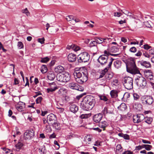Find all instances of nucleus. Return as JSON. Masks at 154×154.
Segmentation results:
<instances>
[{"label": "nucleus", "instance_id": "1", "mask_svg": "<svg viewBox=\"0 0 154 154\" xmlns=\"http://www.w3.org/2000/svg\"><path fill=\"white\" fill-rule=\"evenodd\" d=\"M96 103L94 97L91 95H87L85 97L80 104V107L84 110L88 111L91 109Z\"/></svg>", "mask_w": 154, "mask_h": 154}, {"label": "nucleus", "instance_id": "2", "mask_svg": "<svg viewBox=\"0 0 154 154\" xmlns=\"http://www.w3.org/2000/svg\"><path fill=\"white\" fill-rule=\"evenodd\" d=\"M74 75L76 81L80 84L86 82L88 79V73L87 70L83 71L75 70Z\"/></svg>", "mask_w": 154, "mask_h": 154}, {"label": "nucleus", "instance_id": "3", "mask_svg": "<svg viewBox=\"0 0 154 154\" xmlns=\"http://www.w3.org/2000/svg\"><path fill=\"white\" fill-rule=\"evenodd\" d=\"M127 70L131 73H138L140 71L137 69L135 62L133 60L129 61L128 65H127Z\"/></svg>", "mask_w": 154, "mask_h": 154}, {"label": "nucleus", "instance_id": "4", "mask_svg": "<svg viewBox=\"0 0 154 154\" xmlns=\"http://www.w3.org/2000/svg\"><path fill=\"white\" fill-rule=\"evenodd\" d=\"M56 78L58 81L62 82H66L70 80V75L67 72L63 73H58L57 75Z\"/></svg>", "mask_w": 154, "mask_h": 154}, {"label": "nucleus", "instance_id": "5", "mask_svg": "<svg viewBox=\"0 0 154 154\" xmlns=\"http://www.w3.org/2000/svg\"><path fill=\"white\" fill-rule=\"evenodd\" d=\"M133 79L129 76H126L124 78L123 83L125 88L128 90L132 89L133 88Z\"/></svg>", "mask_w": 154, "mask_h": 154}, {"label": "nucleus", "instance_id": "6", "mask_svg": "<svg viewBox=\"0 0 154 154\" xmlns=\"http://www.w3.org/2000/svg\"><path fill=\"white\" fill-rule=\"evenodd\" d=\"M142 103L143 104L146 105H152L154 102L153 97L150 95H145L141 98Z\"/></svg>", "mask_w": 154, "mask_h": 154}, {"label": "nucleus", "instance_id": "7", "mask_svg": "<svg viewBox=\"0 0 154 154\" xmlns=\"http://www.w3.org/2000/svg\"><path fill=\"white\" fill-rule=\"evenodd\" d=\"M79 62L80 63H85L88 62L90 59V55L86 52L81 53L78 56Z\"/></svg>", "mask_w": 154, "mask_h": 154}, {"label": "nucleus", "instance_id": "8", "mask_svg": "<svg viewBox=\"0 0 154 154\" xmlns=\"http://www.w3.org/2000/svg\"><path fill=\"white\" fill-rule=\"evenodd\" d=\"M140 76H138L135 79L136 83L138 86H145L146 84V82L145 78L142 76L141 74Z\"/></svg>", "mask_w": 154, "mask_h": 154}, {"label": "nucleus", "instance_id": "9", "mask_svg": "<svg viewBox=\"0 0 154 154\" xmlns=\"http://www.w3.org/2000/svg\"><path fill=\"white\" fill-rule=\"evenodd\" d=\"M114 60V59L111 58L109 60V62L107 67H106L103 70L100 72L99 78H102L104 75L106 74V73L107 72L109 69L111 68V65L112 64V62Z\"/></svg>", "mask_w": 154, "mask_h": 154}, {"label": "nucleus", "instance_id": "10", "mask_svg": "<svg viewBox=\"0 0 154 154\" xmlns=\"http://www.w3.org/2000/svg\"><path fill=\"white\" fill-rule=\"evenodd\" d=\"M145 119V117L143 114H138L133 116V121L134 123H139L141 122Z\"/></svg>", "mask_w": 154, "mask_h": 154}, {"label": "nucleus", "instance_id": "11", "mask_svg": "<svg viewBox=\"0 0 154 154\" xmlns=\"http://www.w3.org/2000/svg\"><path fill=\"white\" fill-rule=\"evenodd\" d=\"M108 58V57L105 56V55H102L99 57L97 61L102 66H103L107 63Z\"/></svg>", "mask_w": 154, "mask_h": 154}, {"label": "nucleus", "instance_id": "12", "mask_svg": "<svg viewBox=\"0 0 154 154\" xmlns=\"http://www.w3.org/2000/svg\"><path fill=\"white\" fill-rule=\"evenodd\" d=\"M34 136V131L33 130H27L24 134V136L26 139H31Z\"/></svg>", "mask_w": 154, "mask_h": 154}, {"label": "nucleus", "instance_id": "13", "mask_svg": "<svg viewBox=\"0 0 154 154\" xmlns=\"http://www.w3.org/2000/svg\"><path fill=\"white\" fill-rule=\"evenodd\" d=\"M47 121H48V123L51 124L54 123V122H57V118L53 114L51 113L47 116Z\"/></svg>", "mask_w": 154, "mask_h": 154}, {"label": "nucleus", "instance_id": "14", "mask_svg": "<svg viewBox=\"0 0 154 154\" xmlns=\"http://www.w3.org/2000/svg\"><path fill=\"white\" fill-rule=\"evenodd\" d=\"M144 73L145 77L148 80L150 81L153 80V73L151 70H147L145 71Z\"/></svg>", "mask_w": 154, "mask_h": 154}, {"label": "nucleus", "instance_id": "15", "mask_svg": "<svg viewBox=\"0 0 154 154\" xmlns=\"http://www.w3.org/2000/svg\"><path fill=\"white\" fill-rule=\"evenodd\" d=\"M66 49L69 50L72 49L76 51L80 50V48L74 44L70 43L66 47Z\"/></svg>", "mask_w": 154, "mask_h": 154}, {"label": "nucleus", "instance_id": "16", "mask_svg": "<svg viewBox=\"0 0 154 154\" xmlns=\"http://www.w3.org/2000/svg\"><path fill=\"white\" fill-rule=\"evenodd\" d=\"M103 118L101 113H98L94 115L93 117V120L96 123H99Z\"/></svg>", "mask_w": 154, "mask_h": 154}, {"label": "nucleus", "instance_id": "17", "mask_svg": "<svg viewBox=\"0 0 154 154\" xmlns=\"http://www.w3.org/2000/svg\"><path fill=\"white\" fill-rule=\"evenodd\" d=\"M68 59L69 61L70 62H74L76 59V55L73 54H69L68 56Z\"/></svg>", "mask_w": 154, "mask_h": 154}, {"label": "nucleus", "instance_id": "18", "mask_svg": "<svg viewBox=\"0 0 154 154\" xmlns=\"http://www.w3.org/2000/svg\"><path fill=\"white\" fill-rule=\"evenodd\" d=\"M51 87L47 89V91L48 93L52 92L55 91L57 88L56 85H55V83H53L50 84Z\"/></svg>", "mask_w": 154, "mask_h": 154}, {"label": "nucleus", "instance_id": "19", "mask_svg": "<svg viewBox=\"0 0 154 154\" xmlns=\"http://www.w3.org/2000/svg\"><path fill=\"white\" fill-rule=\"evenodd\" d=\"M69 109L71 112L75 113L78 111V107L75 104H72L71 105Z\"/></svg>", "mask_w": 154, "mask_h": 154}, {"label": "nucleus", "instance_id": "20", "mask_svg": "<svg viewBox=\"0 0 154 154\" xmlns=\"http://www.w3.org/2000/svg\"><path fill=\"white\" fill-rule=\"evenodd\" d=\"M108 125V123L106 121H103L101 122H99L98 125L99 127L103 128L104 131L105 130L106 128L107 127Z\"/></svg>", "mask_w": 154, "mask_h": 154}, {"label": "nucleus", "instance_id": "21", "mask_svg": "<svg viewBox=\"0 0 154 154\" xmlns=\"http://www.w3.org/2000/svg\"><path fill=\"white\" fill-rule=\"evenodd\" d=\"M69 87L70 88L76 90L79 89V85L78 84L74 82L70 83L69 84Z\"/></svg>", "mask_w": 154, "mask_h": 154}, {"label": "nucleus", "instance_id": "22", "mask_svg": "<svg viewBox=\"0 0 154 154\" xmlns=\"http://www.w3.org/2000/svg\"><path fill=\"white\" fill-rule=\"evenodd\" d=\"M92 138L90 135H87L85 136L84 139V141L86 143V146H88V144L91 143Z\"/></svg>", "mask_w": 154, "mask_h": 154}, {"label": "nucleus", "instance_id": "23", "mask_svg": "<svg viewBox=\"0 0 154 154\" xmlns=\"http://www.w3.org/2000/svg\"><path fill=\"white\" fill-rule=\"evenodd\" d=\"M48 79L52 81L54 80L55 77V75L52 72H49L47 75Z\"/></svg>", "mask_w": 154, "mask_h": 154}, {"label": "nucleus", "instance_id": "24", "mask_svg": "<svg viewBox=\"0 0 154 154\" xmlns=\"http://www.w3.org/2000/svg\"><path fill=\"white\" fill-rule=\"evenodd\" d=\"M97 43L96 40L92 41H91L89 44L90 47H95V51L97 52Z\"/></svg>", "mask_w": 154, "mask_h": 154}, {"label": "nucleus", "instance_id": "25", "mask_svg": "<svg viewBox=\"0 0 154 154\" xmlns=\"http://www.w3.org/2000/svg\"><path fill=\"white\" fill-rule=\"evenodd\" d=\"M64 70V68L61 66H58L55 68V71L56 72L61 73Z\"/></svg>", "mask_w": 154, "mask_h": 154}, {"label": "nucleus", "instance_id": "26", "mask_svg": "<svg viewBox=\"0 0 154 154\" xmlns=\"http://www.w3.org/2000/svg\"><path fill=\"white\" fill-rule=\"evenodd\" d=\"M140 64L145 67L148 68L151 67V65L149 62L146 61H142L140 62Z\"/></svg>", "mask_w": 154, "mask_h": 154}, {"label": "nucleus", "instance_id": "27", "mask_svg": "<svg viewBox=\"0 0 154 154\" xmlns=\"http://www.w3.org/2000/svg\"><path fill=\"white\" fill-rule=\"evenodd\" d=\"M117 108L121 111H124L127 108V106L125 104L122 103L117 107Z\"/></svg>", "mask_w": 154, "mask_h": 154}, {"label": "nucleus", "instance_id": "28", "mask_svg": "<svg viewBox=\"0 0 154 154\" xmlns=\"http://www.w3.org/2000/svg\"><path fill=\"white\" fill-rule=\"evenodd\" d=\"M66 20L68 21H71L70 23L73 24L75 23L74 21V17L72 15H69L66 17Z\"/></svg>", "mask_w": 154, "mask_h": 154}, {"label": "nucleus", "instance_id": "29", "mask_svg": "<svg viewBox=\"0 0 154 154\" xmlns=\"http://www.w3.org/2000/svg\"><path fill=\"white\" fill-rule=\"evenodd\" d=\"M122 62L120 60H116L114 62V65L115 67L119 69L120 68L121 66Z\"/></svg>", "mask_w": 154, "mask_h": 154}, {"label": "nucleus", "instance_id": "30", "mask_svg": "<svg viewBox=\"0 0 154 154\" xmlns=\"http://www.w3.org/2000/svg\"><path fill=\"white\" fill-rule=\"evenodd\" d=\"M119 136L123 137L125 139V140H129L130 137L127 134H124L122 133H119L118 134Z\"/></svg>", "mask_w": 154, "mask_h": 154}, {"label": "nucleus", "instance_id": "31", "mask_svg": "<svg viewBox=\"0 0 154 154\" xmlns=\"http://www.w3.org/2000/svg\"><path fill=\"white\" fill-rule=\"evenodd\" d=\"M117 91L116 90H112L110 94L112 98H116L117 96Z\"/></svg>", "mask_w": 154, "mask_h": 154}, {"label": "nucleus", "instance_id": "32", "mask_svg": "<svg viewBox=\"0 0 154 154\" xmlns=\"http://www.w3.org/2000/svg\"><path fill=\"white\" fill-rule=\"evenodd\" d=\"M134 108L137 111H141L142 109V106L141 104L137 103L134 106Z\"/></svg>", "mask_w": 154, "mask_h": 154}, {"label": "nucleus", "instance_id": "33", "mask_svg": "<svg viewBox=\"0 0 154 154\" xmlns=\"http://www.w3.org/2000/svg\"><path fill=\"white\" fill-rule=\"evenodd\" d=\"M133 96L134 100L137 101L140 100V96L137 93H133Z\"/></svg>", "mask_w": 154, "mask_h": 154}, {"label": "nucleus", "instance_id": "34", "mask_svg": "<svg viewBox=\"0 0 154 154\" xmlns=\"http://www.w3.org/2000/svg\"><path fill=\"white\" fill-rule=\"evenodd\" d=\"M23 144L20 142H18V143L15 145L17 150L19 151L23 146Z\"/></svg>", "mask_w": 154, "mask_h": 154}, {"label": "nucleus", "instance_id": "35", "mask_svg": "<svg viewBox=\"0 0 154 154\" xmlns=\"http://www.w3.org/2000/svg\"><path fill=\"white\" fill-rule=\"evenodd\" d=\"M48 71V69L46 65H42L41 68V71L42 73H45Z\"/></svg>", "mask_w": 154, "mask_h": 154}, {"label": "nucleus", "instance_id": "36", "mask_svg": "<svg viewBox=\"0 0 154 154\" xmlns=\"http://www.w3.org/2000/svg\"><path fill=\"white\" fill-rule=\"evenodd\" d=\"M130 96V94L128 92H126L124 94L122 99L124 101H126Z\"/></svg>", "mask_w": 154, "mask_h": 154}, {"label": "nucleus", "instance_id": "37", "mask_svg": "<svg viewBox=\"0 0 154 154\" xmlns=\"http://www.w3.org/2000/svg\"><path fill=\"white\" fill-rule=\"evenodd\" d=\"M66 93V90L64 88H61L60 89L58 92V93L60 96L63 95Z\"/></svg>", "mask_w": 154, "mask_h": 154}, {"label": "nucleus", "instance_id": "38", "mask_svg": "<svg viewBox=\"0 0 154 154\" xmlns=\"http://www.w3.org/2000/svg\"><path fill=\"white\" fill-rule=\"evenodd\" d=\"M121 11L123 13L127 15L128 16H129L131 18H135L132 15V13L128 11H125L126 13H125L124 11H123L122 10H121Z\"/></svg>", "mask_w": 154, "mask_h": 154}, {"label": "nucleus", "instance_id": "39", "mask_svg": "<svg viewBox=\"0 0 154 154\" xmlns=\"http://www.w3.org/2000/svg\"><path fill=\"white\" fill-rule=\"evenodd\" d=\"M113 76V74L112 73H107L105 75V79L107 80H110L112 77Z\"/></svg>", "mask_w": 154, "mask_h": 154}, {"label": "nucleus", "instance_id": "40", "mask_svg": "<svg viewBox=\"0 0 154 154\" xmlns=\"http://www.w3.org/2000/svg\"><path fill=\"white\" fill-rule=\"evenodd\" d=\"M94 39L96 41L97 44H100L102 43L103 38L100 37H96L94 38Z\"/></svg>", "mask_w": 154, "mask_h": 154}, {"label": "nucleus", "instance_id": "41", "mask_svg": "<svg viewBox=\"0 0 154 154\" xmlns=\"http://www.w3.org/2000/svg\"><path fill=\"white\" fill-rule=\"evenodd\" d=\"M145 122L148 123V124H150L151 123L152 121V119L151 117H149L148 118H145L144 119Z\"/></svg>", "mask_w": 154, "mask_h": 154}, {"label": "nucleus", "instance_id": "42", "mask_svg": "<svg viewBox=\"0 0 154 154\" xmlns=\"http://www.w3.org/2000/svg\"><path fill=\"white\" fill-rule=\"evenodd\" d=\"M50 58L48 57H46L44 58H41L40 62L41 63H46L48 62L50 60Z\"/></svg>", "mask_w": 154, "mask_h": 154}, {"label": "nucleus", "instance_id": "43", "mask_svg": "<svg viewBox=\"0 0 154 154\" xmlns=\"http://www.w3.org/2000/svg\"><path fill=\"white\" fill-rule=\"evenodd\" d=\"M119 49L116 46L112 47L110 49V52H116L119 51Z\"/></svg>", "mask_w": 154, "mask_h": 154}, {"label": "nucleus", "instance_id": "44", "mask_svg": "<svg viewBox=\"0 0 154 154\" xmlns=\"http://www.w3.org/2000/svg\"><path fill=\"white\" fill-rule=\"evenodd\" d=\"M21 12L25 14L27 16H30V12L29 11L27 8H26L22 10Z\"/></svg>", "mask_w": 154, "mask_h": 154}, {"label": "nucleus", "instance_id": "45", "mask_svg": "<svg viewBox=\"0 0 154 154\" xmlns=\"http://www.w3.org/2000/svg\"><path fill=\"white\" fill-rule=\"evenodd\" d=\"M16 109L20 112H22L23 111V109L25 107H24V106H20L19 105H17L16 106Z\"/></svg>", "mask_w": 154, "mask_h": 154}, {"label": "nucleus", "instance_id": "46", "mask_svg": "<svg viewBox=\"0 0 154 154\" xmlns=\"http://www.w3.org/2000/svg\"><path fill=\"white\" fill-rule=\"evenodd\" d=\"M102 112L104 115L107 114L108 113H111V111H108V109L107 107H106L104 108Z\"/></svg>", "mask_w": 154, "mask_h": 154}, {"label": "nucleus", "instance_id": "47", "mask_svg": "<svg viewBox=\"0 0 154 154\" xmlns=\"http://www.w3.org/2000/svg\"><path fill=\"white\" fill-rule=\"evenodd\" d=\"M51 125L57 129L59 128L60 124L57 122H54V123H52Z\"/></svg>", "mask_w": 154, "mask_h": 154}, {"label": "nucleus", "instance_id": "48", "mask_svg": "<svg viewBox=\"0 0 154 154\" xmlns=\"http://www.w3.org/2000/svg\"><path fill=\"white\" fill-rule=\"evenodd\" d=\"M42 97H38L36 100V104L40 103L42 100Z\"/></svg>", "mask_w": 154, "mask_h": 154}, {"label": "nucleus", "instance_id": "49", "mask_svg": "<svg viewBox=\"0 0 154 154\" xmlns=\"http://www.w3.org/2000/svg\"><path fill=\"white\" fill-rule=\"evenodd\" d=\"M137 49L134 47H131L129 49V51L132 53H135L137 51Z\"/></svg>", "mask_w": 154, "mask_h": 154}, {"label": "nucleus", "instance_id": "50", "mask_svg": "<svg viewBox=\"0 0 154 154\" xmlns=\"http://www.w3.org/2000/svg\"><path fill=\"white\" fill-rule=\"evenodd\" d=\"M119 81L117 79H116L113 80L112 82L113 85L116 86H117L119 85Z\"/></svg>", "mask_w": 154, "mask_h": 154}, {"label": "nucleus", "instance_id": "51", "mask_svg": "<svg viewBox=\"0 0 154 154\" xmlns=\"http://www.w3.org/2000/svg\"><path fill=\"white\" fill-rule=\"evenodd\" d=\"M17 46L20 49L22 48L23 47V44L21 42H18Z\"/></svg>", "mask_w": 154, "mask_h": 154}, {"label": "nucleus", "instance_id": "52", "mask_svg": "<svg viewBox=\"0 0 154 154\" xmlns=\"http://www.w3.org/2000/svg\"><path fill=\"white\" fill-rule=\"evenodd\" d=\"M100 99L103 100L105 101H107L108 100V99L107 98L106 96H102L100 97Z\"/></svg>", "mask_w": 154, "mask_h": 154}, {"label": "nucleus", "instance_id": "53", "mask_svg": "<svg viewBox=\"0 0 154 154\" xmlns=\"http://www.w3.org/2000/svg\"><path fill=\"white\" fill-rule=\"evenodd\" d=\"M45 39L44 38H39L38 39V42L40 43L41 44H43L44 43Z\"/></svg>", "mask_w": 154, "mask_h": 154}, {"label": "nucleus", "instance_id": "54", "mask_svg": "<svg viewBox=\"0 0 154 154\" xmlns=\"http://www.w3.org/2000/svg\"><path fill=\"white\" fill-rule=\"evenodd\" d=\"M111 39L110 38H103V40L102 41V43L106 44L107 43V40L108 41L109 40H110Z\"/></svg>", "mask_w": 154, "mask_h": 154}, {"label": "nucleus", "instance_id": "55", "mask_svg": "<svg viewBox=\"0 0 154 154\" xmlns=\"http://www.w3.org/2000/svg\"><path fill=\"white\" fill-rule=\"evenodd\" d=\"M80 117L82 119H87L88 117V115L87 114H82L80 116Z\"/></svg>", "mask_w": 154, "mask_h": 154}, {"label": "nucleus", "instance_id": "56", "mask_svg": "<svg viewBox=\"0 0 154 154\" xmlns=\"http://www.w3.org/2000/svg\"><path fill=\"white\" fill-rule=\"evenodd\" d=\"M122 15V14L120 12H116L114 13V15L115 17H120V16H121Z\"/></svg>", "mask_w": 154, "mask_h": 154}, {"label": "nucleus", "instance_id": "57", "mask_svg": "<svg viewBox=\"0 0 154 154\" xmlns=\"http://www.w3.org/2000/svg\"><path fill=\"white\" fill-rule=\"evenodd\" d=\"M152 146L151 145H147V146L145 148V149L147 151H149L152 148Z\"/></svg>", "mask_w": 154, "mask_h": 154}, {"label": "nucleus", "instance_id": "58", "mask_svg": "<svg viewBox=\"0 0 154 154\" xmlns=\"http://www.w3.org/2000/svg\"><path fill=\"white\" fill-rule=\"evenodd\" d=\"M104 54L105 56H107L108 57V56L110 55V53L109 51H107L106 50H105L104 51Z\"/></svg>", "mask_w": 154, "mask_h": 154}, {"label": "nucleus", "instance_id": "59", "mask_svg": "<svg viewBox=\"0 0 154 154\" xmlns=\"http://www.w3.org/2000/svg\"><path fill=\"white\" fill-rule=\"evenodd\" d=\"M151 47L149 46L148 44H146L143 45V48L144 49L148 50Z\"/></svg>", "mask_w": 154, "mask_h": 154}, {"label": "nucleus", "instance_id": "60", "mask_svg": "<svg viewBox=\"0 0 154 154\" xmlns=\"http://www.w3.org/2000/svg\"><path fill=\"white\" fill-rule=\"evenodd\" d=\"M133 152L127 150L124 152L122 154H132Z\"/></svg>", "mask_w": 154, "mask_h": 154}, {"label": "nucleus", "instance_id": "61", "mask_svg": "<svg viewBox=\"0 0 154 154\" xmlns=\"http://www.w3.org/2000/svg\"><path fill=\"white\" fill-rule=\"evenodd\" d=\"M19 81L16 78H15L14 79V84L15 85H17L19 84Z\"/></svg>", "mask_w": 154, "mask_h": 154}, {"label": "nucleus", "instance_id": "62", "mask_svg": "<svg viewBox=\"0 0 154 154\" xmlns=\"http://www.w3.org/2000/svg\"><path fill=\"white\" fill-rule=\"evenodd\" d=\"M142 142L144 143H148V144H151V142L150 141L146 140H142Z\"/></svg>", "mask_w": 154, "mask_h": 154}, {"label": "nucleus", "instance_id": "63", "mask_svg": "<svg viewBox=\"0 0 154 154\" xmlns=\"http://www.w3.org/2000/svg\"><path fill=\"white\" fill-rule=\"evenodd\" d=\"M121 41L122 42L125 43L127 42V39L124 37H122L121 38Z\"/></svg>", "mask_w": 154, "mask_h": 154}, {"label": "nucleus", "instance_id": "64", "mask_svg": "<svg viewBox=\"0 0 154 154\" xmlns=\"http://www.w3.org/2000/svg\"><path fill=\"white\" fill-rule=\"evenodd\" d=\"M149 53L151 54H154V48L149 50Z\"/></svg>", "mask_w": 154, "mask_h": 154}]
</instances>
